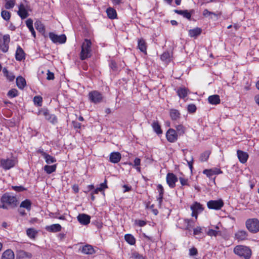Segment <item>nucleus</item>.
Returning a JSON list of instances; mask_svg holds the SVG:
<instances>
[{
  "mask_svg": "<svg viewBox=\"0 0 259 259\" xmlns=\"http://www.w3.org/2000/svg\"><path fill=\"white\" fill-rule=\"evenodd\" d=\"M235 254L244 259H249L251 255V250L247 246L237 245L234 248Z\"/></svg>",
  "mask_w": 259,
  "mask_h": 259,
  "instance_id": "obj_2",
  "label": "nucleus"
},
{
  "mask_svg": "<svg viewBox=\"0 0 259 259\" xmlns=\"http://www.w3.org/2000/svg\"><path fill=\"white\" fill-rule=\"evenodd\" d=\"M161 59L164 61H169L170 58V54L168 52H164L160 57Z\"/></svg>",
  "mask_w": 259,
  "mask_h": 259,
  "instance_id": "obj_47",
  "label": "nucleus"
},
{
  "mask_svg": "<svg viewBox=\"0 0 259 259\" xmlns=\"http://www.w3.org/2000/svg\"><path fill=\"white\" fill-rule=\"evenodd\" d=\"M176 128V132L179 136H182L184 134L185 128L182 124H178L175 126Z\"/></svg>",
  "mask_w": 259,
  "mask_h": 259,
  "instance_id": "obj_42",
  "label": "nucleus"
},
{
  "mask_svg": "<svg viewBox=\"0 0 259 259\" xmlns=\"http://www.w3.org/2000/svg\"><path fill=\"white\" fill-rule=\"evenodd\" d=\"M47 231L50 232H58L61 230L62 227L59 224H53L50 226H47L45 228Z\"/></svg>",
  "mask_w": 259,
  "mask_h": 259,
  "instance_id": "obj_20",
  "label": "nucleus"
},
{
  "mask_svg": "<svg viewBox=\"0 0 259 259\" xmlns=\"http://www.w3.org/2000/svg\"><path fill=\"white\" fill-rule=\"evenodd\" d=\"M11 13L8 11L2 10L1 12V16L4 20L6 21H9L11 18Z\"/></svg>",
  "mask_w": 259,
  "mask_h": 259,
  "instance_id": "obj_44",
  "label": "nucleus"
},
{
  "mask_svg": "<svg viewBox=\"0 0 259 259\" xmlns=\"http://www.w3.org/2000/svg\"><path fill=\"white\" fill-rule=\"evenodd\" d=\"M34 26L37 30L40 32L45 31V27L42 23L40 21H36L34 23Z\"/></svg>",
  "mask_w": 259,
  "mask_h": 259,
  "instance_id": "obj_41",
  "label": "nucleus"
},
{
  "mask_svg": "<svg viewBox=\"0 0 259 259\" xmlns=\"http://www.w3.org/2000/svg\"><path fill=\"white\" fill-rule=\"evenodd\" d=\"M136 223L140 227H143L146 224L145 221L140 220L136 221Z\"/></svg>",
  "mask_w": 259,
  "mask_h": 259,
  "instance_id": "obj_60",
  "label": "nucleus"
},
{
  "mask_svg": "<svg viewBox=\"0 0 259 259\" xmlns=\"http://www.w3.org/2000/svg\"><path fill=\"white\" fill-rule=\"evenodd\" d=\"M49 110L47 109H41L38 111V114L43 115L46 119L49 116Z\"/></svg>",
  "mask_w": 259,
  "mask_h": 259,
  "instance_id": "obj_52",
  "label": "nucleus"
},
{
  "mask_svg": "<svg viewBox=\"0 0 259 259\" xmlns=\"http://www.w3.org/2000/svg\"><path fill=\"white\" fill-rule=\"evenodd\" d=\"M191 209L198 212H201L203 210L202 205L197 202H195L193 205L191 206Z\"/></svg>",
  "mask_w": 259,
  "mask_h": 259,
  "instance_id": "obj_38",
  "label": "nucleus"
},
{
  "mask_svg": "<svg viewBox=\"0 0 259 259\" xmlns=\"http://www.w3.org/2000/svg\"><path fill=\"white\" fill-rule=\"evenodd\" d=\"M248 237V233L245 230H238L235 234V239L238 241L246 240Z\"/></svg>",
  "mask_w": 259,
  "mask_h": 259,
  "instance_id": "obj_15",
  "label": "nucleus"
},
{
  "mask_svg": "<svg viewBox=\"0 0 259 259\" xmlns=\"http://www.w3.org/2000/svg\"><path fill=\"white\" fill-rule=\"evenodd\" d=\"M72 125L75 128H80L81 126V123L77 121H72Z\"/></svg>",
  "mask_w": 259,
  "mask_h": 259,
  "instance_id": "obj_63",
  "label": "nucleus"
},
{
  "mask_svg": "<svg viewBox=\"0 0 259 259\" xmlns=\"http://www.w3.org/2000/svg\"><path fill=\"white\" fill-rule=\"evenodd\" d=\"M33 102L35 105L41 106L42 105V98L39 96H35L33 98Z\"/></svg>",
  "mask_w": 259,
  "mask_h": 259,
  "instance_id": "obj_48",
  "label": "nucleus"
},
{
  "mask_svg": "<svg viewBox=\"0 0 259 259\" xmlns=\"http://www.w3.org/2000/svg\"><path fill=\"white\" fill-rule=\"evenodd\" d=\"M3 72L5 76H6L8 80L10 81H12L14 80L15 76L13 73L9 72L6 68L3 69Z\"/></svg>",
  "mask_w": 259,
  "mask_h": 259,
  "instance_id": "obj_30",
  "label": "nucleus"
},
{
  "mask_svg": "<svg viewBox=\"0 0 259 259\" xmlns=\"http://www.w3.org/2000/svg\"><path fill=\"white\" fill-rule=\"evenodd\" d=\"M131 165H133L134 166H139L141 164V159L139 158H136L134 160V164L133 165L132 163H128Z\"/></svg>",
  "mask_w": 259,
  "mask_h": 259,
  "instance_id": "obj_59",
  "label": "nucleus"
},
{
  "mask_svg": "<svg viewBox=\"0 0 259 259\" xmlns=\"http://www.w3.org/2000/svg\"><path fill=\"white\" fill-rule=\"evenodd\" d=\"M125 241L130 245H134L136 243V239L133 235L130 234H125L124 236Z\"/></svg>",
  "mask_w": 259,
  "mask_h": 259,
  "instance_id": "obj_39",
  "label": "nucleus"
},
{
  "mask_svg": "<svg viewBox=\"0 0 259 259\" xmlns=\"http://www.w3.org/2000/svg\"><path fill=\"white\" fill-rule=\"evenodd\" d=\"M1 201L2 203H6L12 208H14L17 206L18 200L15 196L5 193L1 197Z\"/></svg>",
  "mask_w": 259,
  "mask_h": 259,
  "instance_id": "obj_4",
  "label": "nucleus"
},
{
  "mask_svg": "<svg viewBox=\"0 0 259 259\" xmlns=\"http://www.w3.org/2000/svg\"><path fill=\"white\" fill-rule=\"evenodd\" d=\"M224 205L222 199L218 200H211L207 202V206L210 209L220 210Z\"/></svg>",
  "mask_w": 259,
  "mask_h": 259,
  "instance_id": "obj_7",
  "label": "nucleus"
},
{
  "mask_svg": "<svg viewBox=\"0 0 259 259\" xmlns=\"http://www.w3.org/2000/svg\"><path fill=\"white\" fill-rule=\"evenodd\" d=\"M89 99L92 102L98 104L103 101V96L97 91H93L89 93Z\"/></svg>",
  "mask_w": 259,
  "mask_h": 259,
  "instance_id": "obj_6",
  "label": "nucleus"
},
{
  "mask_svg": "<svg viewBox=\"0 0 259 259\" xmlns=\"http://www.w3.org/2000/svg\"><path fill=\"white\" fill-rule=\"evenodd\" d=\"M132 257H133L134 259H144L143 256L138 253H134L133 254Z\"/></svg>",
  "mask_w": 259,
  "mask_h": 259,
  "instance_id": "obj_62",
  "label": "nucleus"
},
{
  "mask_svg": "<svg viewBox=\"0 0 259 259\" xmlns=\"http://www.w3.org/2000/svg\"><path fill=\"white\" fill-rule=\"evenodd\" d=\"M27 235L30 238H35L37 234V231L33 228H29L26 230Z\"/></svg>",
  "mask_w": 259,
  "mask_h": 259,
  "instance_id": "obj_40",
  "label": "nucleus"
},
{
  "mask_svg": "<svg viewBox=\"0 0 259 259\" xmlns=\"http://www.w3.org/2000/svg\"><path fill=\"white\" fill-rule=\"evenodd\" d=\"M20 207L26 208L27 210L30 211L31 208V202L29 199H25L23 201L20 205Z\"/></svg>",
  "mask_w": 259,
  "mask_h": 259,
  "instance_id": "obj_37",
  "label": "nucleus"
},
{
  "mask_svg": "<svg viewBox=\"0 0 259 259\" xmlns=\"http://www.w3.org/2000/svg\"><path fill=\"white\" fill-rule=\"evenodd\" d=\"M201 29L200 28H196L189 30V35L190 37H196L201 33Z\"/></svg>",
  "mask_w": 259,
  "mask_h": 259,
  "instance_id": "obj_33",
  "label": "nucleus"
},
{
  "mask_svg": "<svg viewBox=\"0 0 259 259\" xmlns=\"http://www.w3.org/2000/svg\"><path fill=\"white\" fill-rule=\"evenodd\" d=\"M208 101L210 104L217 105L220 103L221 100L219 95H214L209 96Z\"/></svg>",
  "mask_w": 259,
  "mask_h": 259,
  "instance_id": "obj_24",
  "label": "nucleus"
},
{
  "mask_svg": "<svg viewBox=\"0 0 259 259\" xmlns=\"http://www.w3.org/2000/svg\"><path fill=\"white\" fill-rule=\"evenodd\" d=\"M177 93L180 98L184 99L189 93V90L185 87H181L177 90Z\"/></svg>",
  "mask_w": 259,
  "mask_h": 259,
  "instance_id": "obj_21",
  "label": "nucleus"
},
{
  "mask_svg": "<svg viewBox=\"0 0 259 259\" xmlns=\"http://www.w3.org/2000/svg\"><path fill=\"white\" fill-rule=\"evenodd\" d=\"M26 25L29 30L32 29L33 27V21L31 19H28L26 21Z\"/></svg>",
  "mask_w": 259,
  "mask_h": 259,
  "instance_id": "obj_56",
  "label": "nucleus"
},
{
  "mask_svg": "<svg viewBox=\"0 0 259 259\" xmlns=\"http://www.w3.org/2000/svg\"><path fill=\"white\" fill-rule=\"evenodd\" d=\"M152 127L154 131L158 135L161 134L162 131L157 121H154L152 124Z\"/></svg>",
  "mask_w": 259,
  "mask_h": 259,
  "instance_id": "obj_34",
  "label": "nucleus"
},
{
  "mask_svg": "<svg viewBox=\"0 0 259 259\" xmlns=\"http://www.w3.org/2000/svg\"><path fill=\"white\" fill-rule=\"evenodd\" d=\"M80 251L82 253L85 254H93L95 252L93 246L88 244L82 246Z\"/></svg>",
  "mask_w": 259,
  "mask_h": 259,
  "instance_id": "obj_22",
  "label": "nucleus"
},
{
  "mask_svg": "<svg viewBox=\"0 0 259 259\" xmlns=\"http://www.w3.org/2000/svg\"><path fill=\"white\" fill-rule=\"evenodd\" d=\"M138 48L141 52L147 54V44L145 40L143 38L138 39Z\"/></svg>",
  "mask_w": 259,
  "mask_h": 259,
  "instance_id": "obj_19",
  "label": "nucleus"
},
{
  "mask_svg": "<svg viewBox=\"0 0 259 259\" xmlns=\"http://www.w3.org/2000/svg\"><path fill=\"white\" fill-rule=\"evenodd\" d=\"M16 84L18 88L23 89L26 85V80L22 76H18L16 78Z\"/></svg>",
  "mask_w": 259,
  "mask_h": 259,
  "instance_id": "obj_28",
  "label": "nucleus"
},
{
  "mask_svg": "<svg viewBox=\"0 0 259 259\" xmlns=\"http://www.w3.org/2000/svg\"><path fill=\"white\" fill-rule=\"evenodd\" d=\"M194 235H198L201 232V228L200 227H197L194 229Z\"/></svg>",
  "mask_w": 259,
  "mask_h": 259,
  "instance_id": "obj_61",
  "label": "nucleus"
},
{
  "mask_svg": "<svg viewBox=\"0 0 259 259\" xmlns=\"http://www.w3.org/2000/svg\"><path fill=\"white\" fill-rule=\"evenodd\" d=\"M203 172L208 177L210 178L213 175L222 173V171L220 169H205L203 170Z\"/></svg>",
  "mask_w": 259,
  "mask_h": 259,
  "instance_id": "obj_29",
  "label": "nucleus"
},
{
  "mask_svg": "<svg viewBox=\"0 0 259 259\" xmlns=\"http://www.w3.org/2000/svg\"><path fill=\"white\" fill-rule=\"evenodd\" d=\"M157 188L159 192V196L157 198V200L158 201V205L160 206L161 205L163 197L164 189L161 184H158Z\"/></svg>",
  "mask_w": 259,
  "mask_h": 259,
  "instance_id": "obj_23",
  "label": "nucleus"
},
{
  "mask_svg": "<svg viewBox=\"0 0 259 259\" xmlns=\"http://www.w3.org/2000/svg\"><path fill=\"white\" fill-rule=\"evenodd\" d=\"M14 252L11 249H7L3 252L1 259H14Z\"/></svg>",
  "mask_w": 259,
  "mask_h": 259,
  "instance_id": "obj_25",
  "label": "nucleus"
},
{
  "mask_svg": "<svg viewBox=\"0 0 259 259\" xmlns=\"http://www.w3.org/2000/svg\"><path fill=\"white\" fill-rule=\"evenodd\" d=\"M237 156L240 162L242 163H245L248 158V154L247 153L242 151L240 150H238L237 151Z\"/></svg>",
  "mask_w": 259,
  "mask_h": 259,
  "instance_id": "obj_17",
  "label": "nucleus"
},
{
  "mask_svg": "<svg viewBox=\"0 0 259 259\" xmlns=\"http://www.w3.org/2000/svg\"><path fill=\"white\" fill-rule=\"evenodd\" d=\"M174 12L179 15L183 16L184 18H186L188 20L191 19L192 14L191 12H188V10H175Z\"/></svg>",
  "mask_w": 259,
  "mask_h": 259,
  "instance_id": "obj_27",
  "label": "nucleus"
},
{
  "mask_svg": "<svg viewBox=\"0 0 259 259\" xmlns=\"http://www.w3.org/2000/svg\"><path fill=\"white\" fill-rule=\"evenodd\" d=\"M112 3L114 5H119L123 3V0H112Z\"/></svg>",
  "mask_w": 259,
  "mask_h": 259,
  "instance_id": "obj_64",
  "label": "nucleus"
},
{
  "mask_svg": "<svg viewBox=\"0 0 259 259\" xmlns=\"http://www.w3.org/2000/svg\"><path fill=\"white\" fill-rule=\"evenodd\" d=\"M28 10H29V7L27 5H24L23 4H21L19 6L18 15L22 19H24L29 16Z\"/></svg>",
  "mask_w": 259,
  "mask_h": 259,
  "instance_id": "obj_10",
  "label": "nucleus"
},
{
  "mask_svg": "<svg viewBox=\"0 0 259 259\" xmlns=\"http://www.w3.org/2000/svg\"><path fill=\"white\" fill-rule=\"evenodd\" d=\"M10 37L9 34H5L4 36L0 35V49L3 53L8 51Z\"/></svg>",
  "mask_w": 259,
  "mask_h": 259,
  "instance_id": "obj_5",
  "label": "nucleus"
},
{
  "mask_svg": "<svg viewBox=\"0 0 259 259\" xmlns=\"http://www.w3.org/2000/svg\"><path fill=\"white\" fill-rule=\"evenodd\" d=\"M203 16L205 17H210V18H212V16H214L215 17H217V15L213 12L209 11L207 9H205L203 12Z\"/></svg>",
  "mask_w": 259,
  "mask_h": 259,
  "instance_id": "obj_49",
  "label": "nucleus"
},
{
  "mask_svg": "<svg viewBox=\"0 0 259 259\" xmlns=\"http://www.w3.org/2000/svg\"><path fill=\"white\" fill-rule=\"evenodd\" d=\"M38 153H39L41 154V156H43V157L45 158L46 162L47 164H51L53 163L56 162V159L49 155V154L47 153L46 152H44L43 150L39 149L38 150Z\"/></svg>",
  "mask_w": 259,
  "mask_h": 259,
  "instance_id": "obj_13",
  "label": "nucleus"
},
{
  "mask_svg": "<svg viewBox=\"0 0 259 259\" xmlns=\"http://www.w3.org/2000/svg\"><path fill=\"white\" fill-rule=\"evenodd\" d=\"M198 254V250L196 248L193 247L189 249V254L191 256H196Z\"/></svg>",
  "mask_w": 259,
  "mask_h": 259,
  "instance_id": "obj_51",
  "label": "nucleus"
},
{
  "mask_svg": "<svg viewBox=\"0 0 259 259\" xmlns=\"http://www.w3.org/2000/svg\"><path fill=\"white\" fill-rule=\"evenodd\" d=\"M178 136V134L173 128L168 129L166 133L167 140L170 143L175 142L177 140Z\"/></svg>",
  "mask_w": 259,
  "mask_h": 259,
  "instance_id": "obj_11",
  "label": "nucleus"
},
{
  "mask_svg": "<svg viewBox=\"0 0 259 259\" xmlns=\"http://www.w3.org/2000/svg\"><path fill=\"white\" fill-rule=\"evenodd\" d=\"M12 189L17 192H22L25 191L26 189L22 186H12Z\"/></svg>",
  "mask_w": 259,
  "mask_h": 259,
  "instance_id": "obj_55",
  "label": "nucleus"
},
{
  "mask_svg": "<svg viewBox=\"0 0 259 259\" xmlns=\"http://www.w3.org/2000/svg\"><path fill=\"white\" fill-rule=\"evenodd\" d=\"M49 37L54 43L63 44L66 41V37L65 34L57 35L53 32L49 33Z\"/></svg>",
  "mask_w": 259,
  "mask_h": 259,
  "instance_id": "obj_9",
  "label": "nucleus"
},
{
  "mask_svg": "<svg viewBox=\"0 0 259 259\" xmlns=\"http://www.w3.org/2000/svg\"><path fill=\"white\" fill-rule=\"evenodd\" d=\"M25 54L23 50L19 46L17 47V50L15 53V58L16 60L21 61L23 59H25Z\"/></svg>",
  "mask_w": 259,
  "mask_h": 259,
  "instance_id": "obj_18",
  "label": "nucleus"
},
{
  "mask_svg": "<svg viewBox=\"0 0 259 259\" xmlns=\"http://www.w3.org/2000/svg\"><path fill=\"white\" fill-rule=\"evenodd\" d=\"M106 13L109 18L114 19L117 17V13L115 9L109 8L106 10Z\"/></svg>",
  "mask_w": 259,
  "mask_h": 259,
  "instance_id": "obj_32",
  "label": "nucleus"
},
{
  "mask_svg": "<svg viewBox=\"0 0 259 259\" xmlns=\"http://www.w3.org/2000/svg\"><path fill=\"white\" fill-rule=\"evenodd\" d=\"M16 162L17 161L15 159H2L0 161V165L5 170H8L13 167Z\"/></svg>",
  "mask_w": 259,
  "mask_h": 259,
  "instance_id": "obj_8",
  "label": "nucleus"
},
{
  "mask_svg": "<svg viewBox=\"0 0 259 259\" xmlns=\"http://www.w3.org/2000/svg\"><path fill=\"white\" fill-rule=\"evenodd\" d=\"M180 221H182L184 224L183 228L185 230H191V229L193 227V222L192 220L184 219L182 220H180Z\"/></svg>",
  "mask_w": 259,
  "mask_h": 259,
  "instance_id": "obj_26",
  "label": "nucleus"
},
{
  "mask_svg": "<svg viewBox=\"0 0 259 259\" xmlns=\"http://www.w3.org/2000/svg\"><path fill=\"white\" fill-rule=\"evenodd\" d=\"M91 45L92 42L90 39H84L81 45V50L79 56L80 60H84L91 57Z\"/></svg>",
  "mask_w": 259,
  "mask_h": 259,
  "instance_id": "obj_1",
  "label": "nucleus"
},
{
  "mask_svg": "<svg viewBox=\"0 0 259 259\" xmlns=\"http://www.w3.org/2000/svg\"><path fill=\"white\" fill-rule=\"evenodd\" d=\"M208 236L210 237H217L222 235V232L220 230H215L213 229H209L206 233Z\"/></svg>",
  "mask_w": 259,
  "mask_h": 259,
  "instance_id": "obj_36",
  "label": "nucleus"
},
{
  "mask_svg": "<svg viewBox=\"0 0 259 259\" xmlns=\"http://www.w3.org/2000/svg\"><path fill=\"white\" fill-rule=\"evenodd\" d=\"M18 96V91L13 89L10 90L8 93V96L10 98H14Z\"/></svg>",
  "mask_w": 259,
  "mask_h": 259,
  "instance_id": "obj_50",
  "label": "nucleus"
},
{
  "mask_svg": "<svg viewBox=\"0 0 259 259\" xmlns=\"http://www.w3.org/2000/svg\"><path fill=\"white\" fill-rule=\"evenodd\" d=\"M179 180H180V183L182 186H189V184L188 182V180L187 179H185L183 177H180Z\"/></svg>",
  "mask_w": 259,
  "mask_h": 259,
  "instance_id": "obj_54",
  "label": "nucleus"
},
{
  "mask_svg": "<svg viewBox=\"0 0 259 259\" xmlns=\"http://www.w3.org/2000/svg\"><path fill=\"white\" fill-rule=\"evenodd\" d=\"M170 116L172 120H175L179 119L180 117V113L178 110L172 109L170 110Z\"/></svg>",
  "mask_w": 259,
  "mask_h": 259,
  "instance_id": "obj_35",
  "label": "nucleus"
},
{
  "mask_svg": "<svg viewBox=\"0 0 259 259\" xmlns=\"http://www.w3.org/2000/svg\"><path fill=\"white\" fill-rule=\"evenodd\" d=\"M110 67L113 71L117 70V65L114 61H111L110 63Z\"/></svg>",
  "mask_w": 259,
  "mask_h": 259,
  "instance_id": "obj_58",
  "label": "nucleus"
},
{
  "mask_svg": "<svg viewBox=\"0 0 259 259\" xmlns=\"http://www.w3.org/2000/svg\"><path fill=\"white\" fill-rule=\"evenodd\" d=\"M166 183L171 188L176 186V183L178 181V178L173 173L169 172L166 175Z\"/></svg>",
  "mask_w": 259,
  "mask_h": 259,
  "instance_id": "obj_12",
  "label": "nucleus"
},
{
  "mask_svg": "<svg viewBox=\"0 0 259 259\" xmlns=\"http://www.w3.org/2000/svg\"><path fill=\"white\" fill-rule=\"evenodd\" d=\"M210 155V152L208 151H206L202 153L200 156V160L201 162L206 161Z\"/></svg>",
  "mask_w": 259,
  "mask_h": 259,
  "instance_id": "obj_45",
  "label": "nucleus"
},
{
  "mask_svg": "<svg viewBox=\"0 0 259 259\" xmlns=\"http://www.w3.org/2000/svg\"><path fill=\"white\" fill-rule=\"evenodd\" d=\"M46 119L53 124H56L58 121L57 117L54 114H51L50 113Z\"/></svg>",
  "mask_w": 259,
  "mask_h": 259,
  "instance_id": "obj_46",
  "label": "nucleus"
},
{
  "mask_svg": "<svg viewBox=\"0 0 259 259\" xmlns=\"http://www.w3.org/2000/svg\"><path fill=\"white\" fill-rule=\"evenodd\" d=\"M187 109L189 113H194L196 110V107L194 104H190L188 106Z\"/></svg>",
  "mask_w": 259,
  "mask_h": 259,
  "instance_id": "obj_53",
  "label": "nucleus"
},
{
  "mask_svg": "<svg viewBox=\"0 0 259 259\" xmlns=\"http://www.w3.org/2000/svg\"><path fill=\"white\" fill-rule=\"evenodd\" d=\"M57 168V164L52 165H46L44 167V170L48 174H51L56 171Z\"/></svg>",
  "mask_w": 259,
  "mask_h": 259,
  "instance_id": "obj_31",
  "label": "nucleus"
},
{
  "mask_svg": "<svg viewBox=\"0 0 259 259\" xmlns=\"http://www.w3.org/2000/svg\"><path fill=\"white\" fill-rule=\"evenodd\" d=\"M247 229L251 233L259 232V220L256 218L248 219L245 222Z\"/></svg>",
  "mask_w": 259,
  "mask_h": 259,
  "instance_id": "obj_3",
  "label": "nucleus"
},
{
  "mask_svg": "<svg viewBox=\"0 0 259 259\" xmlns=\"http://www.w3.org/2000/svg\"><path fill=\"white\" fill-rule=\"evenodd\" d=\"M6 2L5 8L6 9H11L14 8L15 5V0H5Z\"/></svg>",
  "mask_w": 259,
  "mask_h": 259,
  "instance_id": "obj_43",
  "label": "nucleus"
},
{
  "mask_svg": "<svg viewBox=\"0 0 259 259\" xmlns=\"http://www.w3.org/2000/svg\"><path fill=\"white\" fill-rule=\"evenodd\" d=\"M121 154L118 152H112L110 154V161L113 163H118L121 159Z\"/></svg>",
  "mask_w": 259,
  "mask_h": 259,
  "instance_id": "obj_16",
  "label": "nucleus"
},
{
  "mask_svg": "<svg viewBox=\"0 0 259 259\" xmlns=\"http://www.w3.org/2000/svg\"><path fill=\"white\" fill-rule=\"evenodd\" d=\"M77 219L79 223L83 225H87L90 223V216L84 213L79 214Z\"/></svg>",
  "mask_w": 259,
  "mask_h": 259,
  "instance_id": "obj_14",
  "label": "nucleus"
},
{
  "mask_svg": "<svg viewBox=\"0 0 259 259\" xmlns=\"http://www.w3.org/2000/svg\"><path fill=\"white\" fill-rule=\"evenodd\" d=\"M47 79L48 80H53L54 78V74L51 72L49 70H47Z\"/></svg>",
  "mask_w": 259,
  "mask_h": 259,
  "instance_id": "obj_57",
  "label": "nucleus"
}]
</instances>
